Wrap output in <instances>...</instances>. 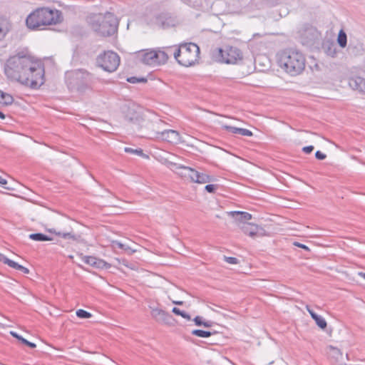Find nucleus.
Instances as JSON below:
<instances>
[{
    "label": "nucleus",
    "instance_id": "7c9ffc66",
    "mask_svg": "<svg viewBox=\"0 0 365 365\" xmlns=\"http://www.w3.org/2000/svg\"><path fill=\"white\" fill-rule=\"evenodd\" d=\"M83 260L86 264H89L93 267H96L97 257L93 256H84L83 257Z\"/></svg>",
    "mask_w": 365,
    "mask_h": 365
},
{
    "label": "nucleus",
    "instance_id": "ddd939ff",
    "mask_svg": "<svg viewBox=\"0 0 365 365\" xmlns=\"http://www.w3.org/2000/svg\"><path fill=\"white\" fill-rule=\"evenodd\" d=\"M124 118L132 123H140L143 120L140 108L133 102H128L121 108Z\"/></svg>",
    "mask_w": 365,
    "mask_h": 365
},
{
    "label": "nucleus",
    "instance_id": "aec40b11",
    "mask_svg": "<svg viewBox=\"0 0 365 365\" xmlns=\"http://www.w3.org/2000/svg\"><path fill=\"white\" fill-rule=\"evenodd\" d=\"M222 128L230 133L239 134L243 136H252L253 133L251 130L246 128H237L231 125H222Z\"/></svg>",
    "mask_w": 365,
    "mask_h": 365
},
{
    "label": "nucleus",
    "instance_id": "e433bc0d",
    "mask_svg": "<svg viewBox=\"0 0 365 365\" xmlns=\"http://www.w3.org/2000/svg\"><path fill=\"white\" fill-rule=\"evenodd\" d=\"M193 322H195V324L198 327L204 326L205 321L203 320V318L200 316H197L193 319Z\"/></svg>",
    "mask_w": 365,
    "mask_h": 365
},
{
    "label": "nucleus",
    "instance_id": "5701e85b",
    "mask_svg": "<svg viewBox=\"0 0 365 365\" xmlns=\"http://www.w3.org/2000/svg\"><path fill=\"white\" fill-rule=\"evenodd\" d=\"M29 237L34 241L43 242V241H51L53 237H51L43 233H32L29 235Z\"/></svg>",
    "mask_w": 365,
    "mask_h": 365
},
{
    "label": "nucleus",
    "instance_id": "09e8293b",
    "mask_svg": "<svg viewBox=\"0 0 365 365\" xmlns=\"http://www.w3.org/2000/svg\"><path fill=\"white\" fill-rule=\"evenodd\" d=\"M173 303L175 304L182 305L183 304V302H182V301H175V302H173Z\"/></svg>",
    "mask_w": 365,
    "mask_h": 365
},
{
    "label": "nucleus",
    "instance_id": "39448f33",
    "mask_svg": "<svg viewBox=\"0 0 365 365\" xmlns=\"http://www.w3.org/2000/svg\"><path fill=\"white\" fill-rule=\"evenodd\" d=\"M200 53V47L196 43H184L180 44L173 53L179 64L188 67L198 61Z\"/></svg>",
    "mask_w": 365,
    "mask_h": 365
},
{
    "label": "nucleus",
    "instance_id": "423d86ee",
    "mask_svg": "<svg viewBox=\"0 0 365 365\" xmlns=\"http://www.w3.org/2000/svg\"><path fill=\"white\" fill-rule=\"evenodd\" d=\"M66 82L71 91L83 92L90 88L92 75L85 69H76L66 73Z\"/></svg>",
    "mask_w": 365,
    "mask_h": 365
},
{
    "label": "nucleus",
    "instance_id": "ea45409f",
    "mask_svg": "<svg viewBox=\"0 0 365 365\" xmlns=\"http://www.w3.org/2000/svg\"><path fill=\"white\" fill-rule=\"evenodd\" d=\"M314 150L313 145L305 146L302 148V151L306 154H309Z\"/></svg>",
    "mask_w": 365,
    "mask_h": 365
},
{
    "label": "nucleus",
    "instance_id": "a18cd8bd",
    "mask_svg": "<svg viewBox=\"0 0 365 365\" xmlns=\"http://www.w3.org/2000/svg\"><path fill=\"white\" fill-rule=\"evenodd\" d=\"M213 322L211 321H205L204 326L205 327H211Z\"/></svg>",
    "mask_w": 365,
    "mask_h": 365
},
{
    "label": "nucleus",
    "instance_id": "c85d7f7f",
    "mask_svg": "<svg viewBox=\"0 0 365 365\" xmlns=\"http://www.w3.org/2000/svg\"><path fill=\"white\" fill-rule=\"evenodd\" d=\"M124 150L125 153H128L138 155L140 156H145V155L143 153V150L140 148L133 149L132 148L126 147L124 148ZM146 157H148V156L146 155Z\"/></svg>",
    "mask_w": 365,
    "mask_h": 365
},
{
    "label": "nucleus",
    "instance_id": "c03bdc74",
    "mask_svg": "<svg viewBox=\"0 0 365 365\" xmlns=\"http://www.w3.org/2000/svg\"><path fill=\"white\" fill-rule=\"evenodd\" d=\"M306 309L307 310V312L309 313V314L311 315V317L315 313L313 309H311V307L309 306V305H307L306 306Z\"/></svg>",
    "mask_w": 365,
    "mask_h": 365
},
{
    "label": "nucleus",
    "instance_id": "473e14b6",
    "mask_svg": "<svg viewBox=\"0 0 365 365\" xmlns=\"http://www.w3.org/2000/svg\"><path fill=\"white\" fill-rule=\"evenodd\" d=\"M317 325L322 329H325L327 327L326 320L322 317L319 316L315 320Z\"/></svg>",
    "mask_w": 365,
    "mask_h": 365
},
{
    "label": "nucleus",
    "instance_id": "79ce46f5",
    "mask_svg": "<svg viewBox=\"0 0 365 365\" xmlns=\"http://www.w3.org/2000/svg\"><path fill=\"white\" fill-rule=\"evenodd\" d=\"M293 245H294V246H296V247H298L302 248V249H304V250H307V251H309V247H308L307 245H304V244H302V243H300V242H294L293 243Z\"/></svg>",
    "mask_w": 365,
    "mask_h": 365
},
{
    "label": "nucleus",
    "instance_id": "5fc2aeb1",
    "mask_svg": "<svg viewBox=\"0 0 365 365\" xmlns=\"http://www.w3.org/2000/svg\"><path fill=\"white\" fill-rule=\"evenodd\" d=\"M4 188L7 189V190H11L9 187H4Z\"/></svg>",
    "mask_w": 365,
    "mask_h": 365
},
{
    "label": "nucleus",
    "instance_id": "6ab92c4d",
    "mask_svg": "<svg viewBox=\"0 0 365 365\" xmlns=\"http://www.w3.org/2000/svg\"><path fill=\"white\" fill-rule=\"evenodd\" d=\"M11 29L10 21L4 16H0V41H2Z\"/></svg>",
    "mask_w": 365,
    "mask_h": 365
},
{
    "label": "nucleus",
    "instance_id": "bb28decb",
    "mask_svg": "<svg viewBox=\"0 0 365 365\" xmlns=\"http://www.w3.org/2000/svg\"><path fill=\"white\" fill-rule=\"evenodd\" d=\"M323 48L328 56L334 57L336 53V46L334 43H326Z\"/></svg>",
    "mask_w": 365,
    "mask_h": 365
},
{
    "label": "nucleus",
    "instance_id": "6e6552de",
    "mask_svg": "<svg viewBox=\"0 0 365 365\" xmlns=\"http://www.w3.org/2000/svg\"><path fill=\"white\" fill-rule=\"evenodd\" d=\"M212 57L218 62L227 64H237L242 61L243 54L240 48L235 46H225L212 51Z\"/></svg>",
    "mask_w": 365,
    "mask_h": 365
},
{
    "label": "nucleus",
    "instance_id": "f03ea898",
    "mask_svg": "<svg viewBox=\"0 0 365 365\" xmlns=\"http://www.w3.org/2000/svg\"><path fill=\"white\" fill-rule=\"evenodd\" d=\"M90 29L98 36L108 37L117 33L119 21L111 12L93 14L86 19Z\"/></svg>",
    "mask_w": 365,
    "mask_h": 365
},
{
    "label": "nucleus",
    "instance_id": "a211bd4d",
    "mask_svg": "<svg viewBox=\"0 0 365 365\" xmlns=\"http://www.w3.org/2000/svg\"><path fill=\"white\" fill-rule=\"evenodd\" d=\"M46 230H47V232H48L50 233L55 234L56 235L61 237L62 238H63L65 240H72L74 242H78L81 238V235H76L73 232L72 229H71V230L68 231V232H57L53 228L47 229Z\"/></svg>",
    "mask_w": 365,
    "mask_h": 365
},
{
    "label": "nucleus",
    "instance_id": "c756f323",
    "mask_svg": "<svg viewBox=\"0 0 365 365\" xmlns=\"http://www.w3.org/2000/svg\"><path fill=\"white\" fill-rule=\"evenodd\" d=\"M172 312L175 314L181 316L184 319H186L187 320H190L191 319V317H190V314H188L187 312H185L184 311L180 310L178 307H173V309H172Z\"/></svg>",
    "mask_w": 365,
    "mask_h": 365
},
{
    "label": "nucleus",
    "instance_id": "49530a36",
    "mask_svg": "<svg viewBox=\"0 0 365 365\" xmlns=\"http://www.w3.org/2000/svg\"><path fill=\"white\" fill-rule=\"evenodd\" d=\"M7 183V180L2 178L1 176H0V184L4 185H6Z\"/></svg>",
    "mask_w": 365,
    "mask_h": 365
},
{
    "label": "nucleus",
    "instance_id": "2eb2a0df",
    "mask_svg": "<svg viewBox=\"0 0 365 365\" xmlns=\"http://www.w3.org/2000/svg\"><path fill=\"white\" fill-rule=\"evenodd\" d=\"M145 137L148 138H158L162 140L167 141L170 143H178L180 141V134L175 130H165L163 131L153 130L148 133Z\"/></svg>",
    "mask_w": 365,
    "mask_h": 365
},
{
    "label": "nucleus",
    "instance_id": "c9c22d12",
    "mask_svg": "<svg viewBox=\"0 0 365 365\" xmlns=\"http://www.w3.org/2000/svg\"><path fill=\"white\" fill-rule=\"evenodd\" d=\"M224 259L225 262H227V263L231 264H237L239 263V259L237 258L233 257L224 256Z\"/></svg>",
    "mask_w": 365,
    "mask_h": 365
},
{
    "label": "nucleus",
    "instance_id": "4be33fe9",
    "mask_svg": "<svg viewBox=\"0 0 365 365\" xmlns=\"http://www.w3.org/2000/svg\"><path fill=\"white\" fill-rule=\"evenodd\" d=\"M14 102V98L11 95L0 90V103L4 106L11 105Z\"/></svg>",
    "mask_w": 365,
    "mask_h": 365
},
{
    "label": "nucleus",
    "instance_id": "0eeeda50",
    "mask_svg": "<svg viewBox=\"0 0 365 365\" xmlns=\"http://www.w3.org/2000/svg\"><path fill=\"white\" fill-rule=\"evenodd\" d=\"M172 47L168 48V52L160 48L142 50L137 53V58L144 64L156 66L165 63L169 58Z\"/></svg>",
    "mask_w": 365,
    "mask_h": 365
},
{
    "label": "nucleus",
    "instance_id": "20e7f679",
    "mask_svg": "<svg viewBox=\"0 0 365 365\" xmlns=\"http://www.w3.org/2000/svg\"><path fill=\"white\" fill-rule=\"evenodd\" d=\"M61 21V13L48 7L37 8L26 19V26L31 30H42L43 26L56 25Z\"/></svg>",
    "mask_w": 365,
    "mask_h": 365
},
{
    "label": "nucleus",
    "instance_id": "393cba45",
    "mask_svg": "<svg viewBox=\"0 0 365 365\" xmlns=\"http://www.w3.org/2000/svg\"><path fill=\"white\" fill-rule=\"evenodd\" d=\"M217 331H205L201 329H194L192 331L191 334L194 336L202 337V338H207L211 336L212 334H217Z\"/></svg>",
    "mask_w": 365,
    "mask_h": 365
},
{
    "label": "nucleus",
    "instance_id": "8fccbe9b",
    "mask_svg": "<svg viewBox=\"0 0 365 365\" xmlns=\"http://www.w3.org/2000/svg\"><path fill=\"white\" fill-rule=\"evenodd\" d=\"M336 354H340V350L337 348L331 347Z\"/></svg>",
    "mask_w": 365,
    "mask_h": 365
},
{
    "label": "nucleus",
    "instance_id": "603ef678",
    "mask_svg": "<svg viewBox=\"0 0 365 365\" xmlns=\"http://www.w3.org/2000/svg\"><path fill=\"white\" fill-rule=\"evenodd\" d=\"M5 118H6V115L1 111H0V118L4 119Z\"/></svg>",
    "mask_w": 365,
    "mask_h": 365
},
{
    "label": "nucleus",
    "instance_id": "a19ab883",
    "mask_svg": "<svg viewBox=\"0 0 365 365\" xmlns=\"http://www.w3.org/2000/svg\"><path fill=\"white\" fill-rule=\"evenodd\" d=\"M10 259H9L8 257H6L4 255L0 253V262L6 264H9V262H10Z\"/></svg>",
    "mask_w": 365,
    "mask_h": 365
},
{
    "label": "nucleus",
    "instance_id": "f257e3e1",
    "mask_svg": "<svg viewBox=\"0 0 365 365\" xmlns=\"http://www.w3.org/2000/svg\"><path fill=\"white\" fill-rule=\"evenodd\" d=\"M7 79L37 89L44 83V67L27 49L17 51L5 62Z\"/></svg>",
    "mask_w": 365,
    "mask_h": 365
},
{
    "label": "nucleus",
    "instance_id": "f8f14e48",
    "mask_svg": "<svg viewBox=\"0 0 365 365\" xmlns=\"http://www.w3.org/2000/svg\"><path fill=\"white\" fill-rule=\"evenodd\" d=\"M177 169L181 170L182 171L179 173L182 177L190 179L192 182L205 184L213 182L215 180L213 176L207 173H200L190 167L180 165L177 167Z\"/></svg>",
    "mask_w": 365,
    "mask_h": 365
},
{
    "label": "nucleus",
    "instance_id": "7ed1b4c3",
    "mask_svg": "<svg viewBox=\"0 0 365 365\" xmlns=\"http://www.w3.org/2000/svg\"><path fill=\"white\" fill-rule=\"evenodd\" d=\"M279 66L292 76L301 74L305 68L306 58L299 51L287 48L277 54Z\"/></svg>",
    "mask_w": 365,
    "mask_h": 365
},
{
    "label": "nucleus",
    "instance_id": "37998d69",
    "mask_svg": "<svg viewBox=\"0 0 365 365\" xmlns=\"http://www.w3.org/2000/svg\"><path fill=\"white\" fill-rule=\"evenodd\" d=\"M19 271L23 272L24 274H29V269L28 268L22 266V265L21 266Z\"/></svg>",
    "mask_w": 365,
    "mask_h": 365
},
{
    "label": "nucleus",
    "instance_id": "1a4fd4ad",
    "mask_svg": "<svg viewBox=\"0 0 365 365\" xmlns=\"http://www.w3.org/2000/svg\"><path fill=\"white\" fill-rule=\"evenodd\" d=\"M298 41L304 46L311 48L318 45L322 38V34L310 24H303L297 32Z\"/></svg>",
    "mask_w": 365,
    "mask_h": 365
},
{
    "label": "nucleus",
    "instance_id": "4c0bfd02",
    "mask_svg": "<svg viewBox=\"0 0 365 365\" xmlns=\"http://www.w3.org/2000/svg\"><path fill=\"white\" fill-rule=\"evenodd\" d=\"M8 266L19 271L21 265L11 259L10 262H9Z\"/></svg>",
    "mask_w": 365,
    "mask_h": 365
},
{
    "label": "nucleus",
    "instance_id": "de8ad7c7",
    "mask_svg": "<svg viewBox=\"0 0 365 365\" xmlns=\"http://www.w3.org/2000/svg\"><path fill=\"white\" fill-rule=\"evenodd\" d=\"M115 245L118 246V247H119L120 249H123L124 245L122 243H120L119 242H116Z\"/></svg>",
    "mask_w": 365,
    "mask_h": 365
},
{
    "label": "nucleus",
    "instance_id": "f704fd0d",
    "mask_svg": "<svg viewBox=\"0 0 365 365\" xmlns=\"http://www.w3.org/2000/svg\"><path fill=\"white\" fill-rule=\"evenodd\" d=\"M218 188L217 185L208 184L205 187V190L209 193H215Z\"/></svg>",
    "mask_w": 365,
    "mask_h": 365
},
{
    "label": "nucleus",
    "instance_id": "b1692460",
    "mask_svg": "<svg viewBox=\"0 0 365 365\" xmlns=\"http://www.w3.org/2000/svg\"><path fill=\"white\" fill-rule=\"evenodd\" d=\"M11 336H13L14 338L17 339L19 341H21L23 344L31 348V349H34L36 347V344L33 343V342H31V341H29L28 340H26V339H24V337H22L21 336H20L19 334H17L16 332H14V331H11Z\"/></svg>",
    "mask_w": 365,
    "mask_h": 365
},
{
    "label": "nucleus",
    "instance_id": "9b49d317",
    "mask_svg": "<svg viewBox=\"0 0 365 365\" xmlns=\"http://www.w3.org/2000/svg\"><path fill=\"white\" fill-rule=\"evenodd\" d=\"M120 59L117 53L112 51H104L99 54L96 58L97 65L105 71L112 73L117 70Z\"/></svg>",
    "mask_w": 365,
    "mask_h": 365
},
{
    "label": "nucleus",
    "instance_id": "2f4dec72",
    "mask_svg": "<svg viewBox=\"0 0 365 365\" xmlns=\"http://www.w3.org/2000/svg\"><path fill=\"white\" fill-rule=\"evenodd\" d=\"M76 314V316L81 319H89L92 317V314L90 312L81 309H78Z\"/></svg>",
    "mask_w": 365,
    "mask_h": 365
},
{
    "label": "nucleus",
    "instance_id": "cd10ccee",
    "mask_svg": "<svg viewBox=\"0 0 365 365\" xmlns=\"http://www.w3.org/2000/svg\"><path fill=\"white\" fill-rule=\"evenodd\" d=\"M110 267L111 265L109 263L106 262L103 259L97 258L96 268L108 269L110 268Z\"/></svg>",
    "mask_w": 365,
    "mask_h": 365
},
{
    "label": "nucleus",
    "instance_id": "a878e982",
    "mask_svg": "<svg viewBox=\"0 0 365 365\" xmlns=\"http://www.w3.org/2000/svg\"><path fill=\"white\" fill-rule=\"evenodd\" d=\"M337 42L341 48H344L346 46L347 36L346 33L342 29L339 32Z\"/></svg>",
    "mask_w": 365,
    "mask_h": 365
},
{
    "label": "nucleus",
    "instance_id": "72a5a7b5",
    "mask_svg": "<svg viewBox=\"0 0 365 365\" xmlns=\"http://www.w3.org/2000/svg\"><path fill=\"white\" fill-rule=\"evenodd\" d=\"M147 81V78L144 77L138 78L135 76H131L127 78V81L130 83H146Z\"/></svg>",
    "mask_w": 365,
    "mask_h": 365
},
{
    "label": "nucleus",
    "instance_id": "58836bf2",
    "mask_svg": "<svg viewBox=\"0 0 365 365\" xmlns=\"http://www.w3.org/2000/svg\"><path fill=\"white\" fill-rule=\"evenodd\" d=\"M315 158L317 160H324L327 158V155L324 153H323L322 152H321L319 150H317L315 153Z\"/></svg>",
    "mask_w": 365,
    "mask_h": 365
},
{
    "label": "nucleus",
    "instance_id": "9d476101",
    "mask_svg": "<svg viewBox=\"0 0 365 365\" xmlns=\"http://www.w3.org/2000/svg\"><path fill=\"white\" fill-rule=\"evenodd\" d=\"M147 21L148 24L163 29L175 27L180 24L179 18L174 14L168 11L156 14Z\"/></svg>",
    "mask_w": 365,
    "mask_h": 365
},
{
    "label": "nucleus",
    "instance_id": "864d4df0",
    "mask_svg": "<svg viewBox=\"0 0 365 365\" xmlns=\"http://www.w3.org/2000/svg\"><path fill=\"white\" fill-rule=\"evenodd\" d=\"M359 275H360L365 279V273L364 272H359Z\"/></svg>",
    "mask_w": 365,
    "mask_h": 365
},
{
    "label": "nucleus",
    "instance_id": "dca6fc26",
    "mask_svg": "<svg viewBox=\"0 0 365 365\" xmlns=\"http://www.w3.org/2000/svg\"><path fill=\"white\" fill-rule=\"evenodd\" d=\"M349 87L359 93L365 95V78L359 76H351L348 79Z\"/></svg>",
    "mask_w": 365,
    "mask_h": 365
},
{
    "label": "nucleus",
    "instance_id": "4468645a",
    "mask_svg": "<svg viewBox=\"0 0 365 365\" xmlns=\"http://www.w3.org/2000/svg\"><path fill=\"white\" fill-rule=\"evenodd\" d=\"M149 309H150V315L152 318L157 322L170 327H174L175 325L176 320L170 313L153 305H149Z\"/></svg>",
    "mask_w": 365,
    "mask_h": 365
},
{
    "label": "nucleus",
    "instance_id": "3c124183",
    "mask_svg": "<svg viewBox=\"0 0 365 365\" xmlns=\"http://www.w3.org/2000/svg\"><path fill=\"white\" fill-rule=\"evenodd\" d=\"M319 315L317 314V313H314L312 316V318L315 320Z\"/></svg>",
    "mask_w": 365,
    "mask_h": 365
},
{
    "label": "nucleus",
    "instance_id": "f3484780",
    "mask_svg": "<svg viewBox=\"0 0 365 365\" xmlns=\"http://www.w3.org/2000/svg\"><path fill=\"white\" fill-rule=\"evenodd\" d=\"M228 215L233 217L236 222L241 226L244 223L252 219V215L247 212L242 211H231L228 212Z\"/></svg>",
    "mask_w": 365,
    "mask_h": 365
},
{
    "label": "nucleus",
    "instance_id": "412c9836",
    "mask_svg": "<svg viewBox=\"0 0 365 365\" xmlns=\"http://www.w3.org/2000/svg\"><path fill=\"white\" fill-rule=\"evenodd\" d=\"M240 227L245 234L251 237L255 236L259 230H262V228L259 227L257 225L252 223H244Z\"/></svg>",
    "mask_w": 365,
    "mask_h": 365
}]
</instances>
